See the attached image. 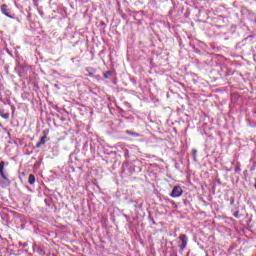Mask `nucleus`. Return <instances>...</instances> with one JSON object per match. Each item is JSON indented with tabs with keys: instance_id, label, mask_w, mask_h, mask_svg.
<instances>
[{
	"instance_id": "nucleus-13",
	"label": "nucleus",
	"mask_w": 256,
	"mask_h": 256,
	"mask_svg": "<svg viewBox=\"0 0 256 256\" xmlns=\"http://www.w3.org/2000/svg\"><path fill=\"white\" fill-rule=\"evenodd\" d=\"M234 217H236V218L239 217V211L234 212Z\"/></svg>"
},
{
	"instance_id": "nucleus-14",
	"label": "nucleus",
	"mask_w": 256,
	"mask_h": 256,
	"mask_svg": "<svg viewBox=\"0 0 256 256\" xmlns=\"http://www.w3.org/2000/svg\"><path fill=\"white\" fill-rule=\"evenodd\" d=\"M233 203H235V199H234V198H231V200H230V205H233Z\"/></svg>"
},
{
	"instance_id": "nucleus-15",
	"label": "nucleus",
	"mask_w": 256,
	"mask_h": 256,
	"mask_svg": "<svg viewBox=\"0 0 256 256\" xmlns=\"http://www.w3.org/2000/svg\"><path fill=\"white\" fill-rule=\"evenodd\" d=\"M113 83H114V85H116V84H117V82H116V81H113Z\"/></svg>"
},
{
	"instance_id": "nucleus-7",
	"label": "nucleus",
	"mask_w": 256,
	"mask_h": 256,
	"mask_svg": "<svg viewBox=\"0 0 256 256\" xmlns=\"http://www.w3.org/2000/svg\"><path fill=\"white\" fill-rule=\"evenodd\" d=\"M110 77H115V71L109 70L104 73V79H109Z\"/></svg>"
},
{
	"instance_id": "nucleus-6",
	"label": "nucleus",
	"mask_w": 256,
	"mask_h": 256,
	"mask_svg": "<svg viewBox=\"0 0 256 256\" xmlns=\"http://www.w3.org/2000/svg\"><path fill=\"white\" fill-rule=\"evenodd\" d=\"M47 142V136L44 135L41 137L40 141L36 144V148L39 149L42 145H45Z\"/></svg>"
},
{
	"instance_id": "nucleus-8",
	"label": "nucleus",
	"mask_w": 256,
	"mask_h": 256,
	"mask_svg": "<svg viewBox=\"0 0 256 256\" xmlns=\"http://www.w3.org/2000/svg\"><path fill=\"white\" fill-rule=\"evenodd\" d=\"M0 116H2L3 119H9V112H6L5 113V110L4 109H0Z\"/></svg>"
},
{
	"instance_id": "nucleus-16",
	"label": "nucleus",
	"mask_w": 256,
	"mask_h": 256,
	"mask_svg": "<svg viewBox=\"0 0 256 256\" xmlns=\"http://www.w3.org/2000/svg\"><path fill=\"white\" fill-rule=\"evenodd\" d=\"M236 171H240V169H239V168H236Z\"/></svg>"
},
{
	"instance_id": "nucleus-11",
	"label": "nucleus",
	"mask_w": 256,
	"mask_h": 256,
	"mask_svg": "<svg viewBox=\"0 0 256 256\" xmlns=\"http://www.w3.org/2000/svg\"><path fill=\"white\" fill-rule=\"evenodd\" d=\"M192 155L194 157V161H197V149H192Z\"/></svg>"
},
{
	"instance_id": "nucleus-17",
	"label": "nucleus",
	"mask_w": 256,
	"mask_h": 256,
	"mask_svg": "<svg viewBox=\"0 0 256 256\" xmlns=\"http://www.w3.org/2000/svg\"><path fill=\"white\" fill-rule=\"evenodd\" d=\"M89 75H90V77H91L93 74H92V73H90Z\"/></svg>"
},
{
	"instance_id": "nucleus-2",
	"label": "nucleus",
	"mask_w": 256,
	"mask_h": 256,
	"mask_svg": "<svg viewBox=\"0 0 256 256\" xmlns=\"http://www.w3.org/2000/svg\"><path fill=\"white\" fill-rule=\"evenodd\" d=\"M180 240V251H184L187 247V243H189V238L185 234H181L179 236Z\"/></svg>"
},
{
	"instance_id": "nucleus-12",
	"label": "nucleus",
	"mask_w": 256,
	"mask_h": 256,
	"mask_svg": "<svg viewBox=\"0 0 256 256\" xmlns=\"http://www.w3.org/2000/svg\"><path fill=\"white\" fill-rule=\"evenodd\" d=\"M169 203L174 206V209H177V203L173 200H169Z\"/></svg>"
},
{
	"instance_id": "nucleus-10",
	"label": "nucleus",
	"mask_w": 256,
	"mask_h": 256,
	"mask_svg": "<svg viewBox=\"0 0 256 256\" xmlns=\"http://www.w3.org/2000/svg\"><path fill=\"white\" fill-rule=\"evenodd\" d=\"M126 135H131V137H139V133L133 132L131 130H126Z\"/></svg>"
},
{
	"instance_id": "nucleus-5",
	"label": "nucleus",
	"mask_w": 256,
	"mask_h": 256,
	"mask_svg": "<svg viewBox=\"0 0 256 256\" xmlns=\"http://www.w3.org/2000/svg\"><path fill=\"white\" fill-rule=\"evenodd\" d=\"M5 165H9V162H6V163H5V161L0 162V177H3L5 175H9V173H7L5 171Z\"/></svg>"
},
{
	"instance_id": "nucleus-4",
	"label": "nucleus",
	"mask_w": 256,
	"mask_h": 256,
	"mask_svg": "<svg viewBox=\"0 0 256 256\" xmlns=\"http://www.w3.org/2000/svg\"><path fill=\"white\" fill-rule=\"evenodd\" d=\"M2 179L0 180V187L3 189L9 187L11 185V180L9 179V174L1 176Z\"/></svg>"
},
{
	"instance_id": "nucleus-3",
	"label": "nucleus",
	"mask_w": 256,
	"mask_h": 256,
	"mask_svg": "<svg viewBox=\"0 0 256 256\" xmlns=\"http://www.w3.org/2000/svg\"><path fill=\"white\" fill-rule=\"evenodd\" d=\"M0 9L3 15H5L6 17H9V19H15V17L11 15V9H9V6H7V4H2Z\"/></svg>"
},
{
	"instance_id": "nucleus-9",
	"label": "nucleus",
	"mask_w": 256,
	"mask_h": 256,
	"mask_svg": "<svg viewBox=\"0 0 256 256\" xmlns=\"http://www.w3.org/2000/svg\"><path fill=\"white\" fill-rule=\"evenodd\" d=\"M28 183L30 185H35V175L33 174H30L29 177H28Z\"/></svg>"
},
{
	"instance_id": "nucleus-1",
	"label": "nucleus",
	"mask_w": 256,
	"mask_h": 256,
	"mask_svg": "<svg viewBox=\"0 0 256 256\" xmlns=\"http://www.w3.org/2000/svg\"><path fill=\"white\" fill-rule=\"evenodd\" d=\"M183 195V189L181 186H174L172 189V192L170 193V197H173L174 199L177 197H181Z\"/></svg>"
}]
</instances>
